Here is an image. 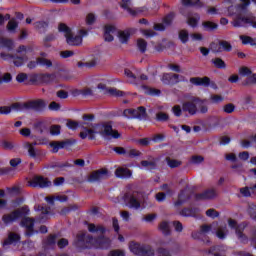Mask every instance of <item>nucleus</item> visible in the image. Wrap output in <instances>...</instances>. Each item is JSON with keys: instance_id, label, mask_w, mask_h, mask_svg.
I'll list each match as a JSON object with an SVG mask.
<instances>
[{"instance_id": "f257e3e1", "label": "nucleus", "mask_w": 256, "mask_h": 256, "mask_svg": "<svg viewBox=\"0 0 256 256\" xmlns=\"http://www.w3.org/2000/svg\"><path fill=\"white\" fill-rule=\"evenodd\" d=\"M83 121L80 122V127L83 129L80 132L79 137L82 139H88L95 141V135L99 134L102 137H111L112 139H119L121 134L119 131L114 130L113 126L109 123L99 124L93 123L95 120L94 114H84L82 116Z\"/></svg>"}, {"instance_id": "f03ea898", "label": "nucleus", "mask_w": 256, "mask_h": 256, "mask_svg": "<svg viewBox=\"0 0 256 256\" xmlns=\"http://www.w3.org/2000/svg\"><path fill=\"white\" fill-rule=\"evenodd\" d=\"M88 231L90 233H101V236L94 238L93 236H88L90 245L96 247V249H109L111 247V238L106 237L107 228L103 225L96 226L93 223L88 224Z\"/></svg>"}, {"instance_id": "7ed1b4c3", "label": "nucleus", "mask_w": 256, "mask_h": 256, "mask_svg": "<svg viewBox=\"0 0 256 256\" xmlns=\"http://www.w3.org/2000/svg\"><path fill=\"white\" fill-rule=\"evenodd\" d=\"M58 31H60V33H64L66 43L71 47H79V45L83 43V37L81 35H74L73 31L65 23H60L58 25Z\"/></svg>"}, {"instance_id": "20e7f679", "label": "nucleus", "mask_w": 256, "mask_h": 256, "mask_svg": "<svg viewBox=\"0 0 256 256\" xmlns=\"http://www.w3.org/2000/svg\"><path fill=\"white\" fill-rule=\"evenodd\" d=\"M25 215H29V207L22 206L8 214H4L2 216V221L4 225H11V223H15V221L21 219V217H25Z\"/></svg>"}, {"instance_id": "39448f33", "label": "nucleus", "mask_w": 256, "mask_h": 256, "mask_svg": "<svg viewBox=\"0 0 256 256\" xmlns=\"http://www.w3.org/2000/svg\"><path fill=\"white\" fill-rule=\"evenodd\" d=\"M129 249L131 253L138 256H155V250L150 245L130 242Z\"/></svg>"}, {"instance_id": "423d86ee", "label": "nucleus", "mask_w": 256, "mask_h": 256, "mask_svg": "<svg viewBox=\"0 0 256 256\" xmlns=\"http://www.w3.org/2000/svg\"><path fill=\"white\" fill-rule=\"evenodd\" d=\"M232 25L233 27H245V25H249L252 29H256V16L253 14L247 16L237 14L232 21Z\"/></svg>"}, {"instance_id": "0eeeda50", "label": "nucleus", "mask_w": 256, "mask_h": 256, "mask_svg": "<svg viewBox=\"0 0 256 256\" xmlns=\"http://www.w3.org/2000/svg\"><path fill=\"white\" fill-rule=\"evenodd\" d=\"M123 115L127 117V119H139V121H143L148 117L147 108H145V106H139L137 109H125Z\"/></svg>"}, {"instance_id": "6e6552de", "label": "nucleus", "mask_w": 256, "mask_h": 256, "mask_svg": "<svg viewBox=\"0 0 256 256\" xmlns=\"http://www.w3.org/2000/svg\"><path fill=\"white\" fill-rule=\"evenodd\" d=\"M47 107V103L43 99L29 100L23 103V108L27 111H43Z\"/></svg>"}, {"instance_id": "1a4fd4ad", "label": "nucleus", "mask_w": 256, "mask_h": 256, "mask_svg": "<svg viewBox=\"0 0 256 256\" xmlns=\"http://www.w3.org/2000/svg\"><path fill=\"white\" fill-rule=\"evenodd\" d=\"M30 187H40V189H45L51 187V181L45 176L36 175L30 181H28Z\"/></svg>"}, {"instance_id": "9d476101", "label": "nucleus", "mask_w": 256, "mask_h": 256, "mask_svg": "<svg viewBox=\"0 0 256 256\" xmlns=\"http://www.w3.org/2000/svg\"><path fill=\"white\" fill-rule=\"evenodd\" d=\"M109 177V170L107 168H102L96 171H93L88 176V183H96L97 181H102V179H107Z\"/></svg>"}, {"instance_id": "9b49d317", "label": "nucleus", "mask_w": 256, "mask_h": 256, "mask_svg": "<svg viewBox=\"0 0 256 256\" xmlns=\"http://www.w3.org/2000/svg\"><path fill=\"white\" fill-rule=\"evenodd\" d=\"M123 201L130 209H139L141 207V202H139V198H137V192H133V194L125 193Z\"/></svg>"}, {"instance_id": "f8f14e48", "label": "nucleus", "mask_w": 256, "mask_h": 256, "mask_svg": "<svg viewBox=\"0 0 256 256\" xmlns=\"http://www.w3.org/2000/svg\"><path fill=\"white\" fill-rule=\"evenodd\" d=\"M194 103H196V113H201L202 115L209 113V100L207 98L195 97Z\"/></svg>"}, {"instance_id": "ddd939ff", "label": "nucleus", "mask_w": 256, "mask_h": 256, "mask_svg": "<svg viewBox=\"0 0 256 256\" xmlns=\"http://www.w3.org/2000/svg\"><path fill=\"white\" fill-rule=\"evenodd\" d=\"M249 224L247 222H243L241 224H239L238 227H236V235L237 238L239 239L240 243H249V237L247 236V234L244 233L245 228L248 226Z\"/></svg>"}, {"instance_id": "4468645a", "label": "nucleus", "mask_w": 256, "mask_h": 256, "mask_svg": "<svg viewBox=\"0 0 256 256\" xmlns=\"http://www.w3.org/2000/svg\"><path fill=\"white\" fill-rule=\"evenodd\" d=\"M182 111L189 113V115H197V104L195 97H192L190 101H186L182 104Z\"/></svg>"}, {"instance_id": "2eb2a0df", "label": "nucleus", "mask_w": 256, "mask_h": 256, "mask_svg": "<svg viewBox=\"0 0 256 256\" xmlns=\"http://www.w3.org/2000/svg\"><path fill=\"white\" fill-rule=\"evenodd\" d=\"M164 85H177L179 83V74L165 73L162 76Z\"/></svg>"}, {"instance_id": "dca6fc26", "label": "nucleus", "mask_w": 256, "mask_h": 256, "mask_svg": "<svg viewBox=\"0 0 256 256\" xmlns=\"http://www.w3.org/2000/svg\"><path fill=\"white\" fill-rule=\"evenodd\" d=\"M190 83L192 85L202 86V87H209L211 83V78L204 76V77H192L190 78Z\"/></svg>"}, {"instance_id": "f3484780", "label": "nucleus", "mask_w": 256, "mask_h": 256, "mask_svg": "<svg viewBox=\"0 0 256 256\" xmlns=\"http://www.w3.org/2000/svg\"><path fill=\"white\" fill-rule=\"evenodd\" d=\"M195 197L198 201L206 200V199H215V197H217V190L209 189L204 191L203 193L196 194Z\"/></svg>"}, {"instance_id": "a211bd4d", "label": "nucleus", "mask_w": 256, "mask_h": 256, "mask_svg": "<svg viewBox=\"0 0 256 256\" xmlns=\"http://www.w3.org/2000/svg\"><path fill=\"white\" fill-rule=\"evenodd\" d=\"M20 225L22 227H26L27 231H29L30 233H33V228L35 227V219L27 217V215H25L22 217Z\"/></svg>"}, {"instance_id": "6ab92c4d", "label": "nucleus", "mask_w": 256, "mask_h": 256, "mask_svg": "<svg viewBox=\"0 0 256 256\" xmlns=\"http://www.w3.org/2000/svg\"><path fill=\"white\" fill-rule=\"evenodd\" d=\"M35 145H37V143L26 142L24 144L25 149H27L28 151L29 157H31L32 159H37V157H39V150L35 148Z\"/></svg>"}, {"instance_id": "aec40b11", "label": "nucleus", "mask_w": 256, "mask_h": 256, "mask_svg": "<svg viewBox=\"0 0 256 256\" xmlns=\"http://www.w3.org/2000/svg\"><path fill=\"white\" fill-rule=\"evenodd\" d=\"M44 249L49 247H55L57 245V234H49L46 239L42 242Z\"/></svg>"}, {"instance_id": "412c9836", "label": "nucleus", "mask_w": 256, "mask_h": 256, "mask_svg": "<svg viewBox=\"0 0 256 256\" xmlns=\"http://www.w3.org/2000/svg\"><path fill=\"white\" fill-rule=\"evenodd\" d=\"M182 217H197L199 215V208H184L179 212Z\"/></svg>"}, {"instance_id": "4be33fe9", "label": "nucleus", "mask_w": 256, "mask_h": 256, "mask_svg": "<svg viewBox=\"0 0 256 256\" xmlns=\"http://www.w3.org/2000/svg\"><path fill=\"white\" fill-rule=\"evenodd\" d=\"M115 175L119 179H129V177H131L132 173L129 170V168L119 167L115 170Z\"/></svg>"}, {"instance_id": "5701e85b", "label": "nucleus", "mask_w": 256, "mask_h": 256, "mask_svg": "<svg viewBox=\"0 0 256 256\" xmlns=\"http://www.w3.org/2000/svg\"><path fill=\"white\" fill-rule=\"evenodd\" d=\"M0 47L7 49L8 51H13V49H15V44L13 43V40L1 37Z\"/></svg>"}, {"instance_id": "b1692460", "label": "nucleus", "mask_w": 256, "mask_h": 256, "mask_svg": "<svg viewBox=\"0 0 256 256\" xmlns=\"http://www.w3.org/2000/svg\"><path fill=\"white\" fill-rule=\"evenodd\" d=\"M19 239H21V236H19V234L10 232L8 234V238H6L3 242V247H5L6 245H13V243L19 241Z\"/></svg>"}, {"instance_id": "393cba45", "label": "nucleus", "mask_w": 256, "mask_h": 256, "mask_svg": "<svg viewBox=\"0 0 256 256\" xmlns=\"http://www.w3.org/2000/svg\"><path fill=\"white\" fill-rule=\"evenodd\" d=\"M130 5H131V0H121L120 7L128 11V13L132 15V17H137V11L131 9Z\"/></svg>"}, {"instance_id": "a878e982", "label": "nucleus", "mask_w": 256, "mask_h": 256, "mask_svg": "<svg viewBox=\"0 0 256 256\" xmlns=\"http://www.w3.org/2000/svg\"><path fill=\"white\" fill-rule=\"evenodd\" d=\"M209 255H213V256H225V249H223V247L221 246H212L209 250H208Z\"/></svg>"}, {"instance_id": "bb28decb", "label": "nucleus", "mask_w": 256, "mask_h": 256, "mask_svg": "<svg viewBox=\"0 0 256 256\" xmlns=\"http://www.w3.org/2000/svg\"><path fill=\"white\" fill-rule=\"evenodd\" d=\"M89 237H92L91 234H87L85 232H79L76 236L78 241V247H82L81 243H89Z\"/></svg>"}, {"instance_id": "cd10ccee", "label": "nucleus", "mask_w": 256, "mask_h": 256, "mask_svg": "<svg viewBox=\"0 0 256 256\" xmlns=\"http://www.w3.org/2000/svg\"><path fill=\"white\" fill-rule=\"evenodd\" d=\"M240 40L242 41V45H251L252 47L256 46V38L246 35H240Z\"/></svg>"}, {"instance_id": "c85d7f7f", "label": "nucleus", "mask_w": 256, "mask_h": 256, "mask_svg": "<svg viewBox=\"0 0 256 256\" xmlns=\"http://www.w3.org/2000/svg\"><path fill=\"white\" fill-rule=\"evenodd\" d=\"M229 233V230L227 229V225L219 226L216 230V237L218 239H225L227 237V234Z\"/></svg>"}, {"instance_id": "c756f323", "label": "nucleus", "mask_w": 256, "mask_h": 256, "mask_svg": "<svg viewBox=\"0 0 256 256\" xmlns=\"http://www.w3.org/2000/svg\"><path fill=\"white\" fill-rule=\"evenodd\" d=\"M50 147H52V153H58L59 149H65V144L62 141H52L50 142Z\"/></svg>"}, {"instance_id": "7c9ffc66", "label": "nucleus", "mask_w": 256, "mask_h": 256, "mask_svg": "<svg viewBox=\"0 0 256 256\" xmlns=\"http://www.w3.org/2000/svg\"><path fill=\"white\" fill-rule=\"evenodd\" d=\"M13 64L15 67H21L25 63V61H29V57L27 56H14Z\"/></svg>"}, {"instance_id": "2f4dec72", "label": "nucleus", "mask_w": 256, "mask_h": 256, "mask_svg": "<svg viewBox=\"0 0 256 256\" xmlns=\"http://www.w3.org/2000/svg\"><path fill=\"white\" fill-rule=\"evenodd\" d=\"M211 63H213L214 67H216V69H226L227 68V64L225 63V61H223V59L217 57L211 60Z\"/></svg>"}, {"instance_id": "473e14b6", "label": "nucleus", "mask_w": 256, "mask_h": 256, "mask_svg": "<svg viewBox=\"0 0 256 256\" xmlns=\"http://www.w3.org/2000/svg\"><path fill=\"white\" fill-rule=\"evenodd\" d=\"M159 230L163 233V235H171V228L169 226V222L163 221L159 224Z\"/></svg>"}, {"instance_id": "72a5a7b5", "label": "nucleus", "mask_w": 256, "mask_h": 256, "mask_svg": "<svg viewBox=\"0 0 256 256\" xmlns=\"http://www.w3.org/2000/svg\"><path fill=\"white\" fill-rule=\"evenodd\" d=\"M202 27L205 29V31H215L219 25L215 22L204 21L202 22Z\"/></svg>"}, {"instance_id": "f704fd0d", "label": "nucleus", "mask_w": 256, "mask_h": 256, "mask_svg": "<svg viewBox=\"0 0 256 256\" xmlns=\"http://www.w3.org/2000/svg\"><path fill=\"white\" fill-rule=\"evenodd\" d=\"M77 209H79V205L70 204V205L61 209L60 215H67L68 213H71V211H77Z\"/></svg>"}, {"instance_id": "c9c22d12", "label": "nucleus", "mask_w": 256, "mask_h": 256, "mask_svg": "<svg viewBox=\"0 0 256 256\" xmlns=\"http://www.w3.org/2000/svg\"><path fill=\"white\" fill-rule=\"evenodd\" d=\"M38 65L41 67H47V69L53 67V62L45 57H38Z\"/></svg>"}, {"instance_id": "e433bc0d", "label": "nucleus", "mask_w": 256, "mask_h": 256, "mask_svg": "<svg viewBox=\"0 0 256 256\" xmlns=\"http://www.w3.org/2000/svg\"><path fill=\"white\" fill-rule=\"evenodd\" d=\"M166 162L167 165L171 168V169H175L177 167H181L182 163L179 160H175V159H171V157H166Z\"/></svg>"}, {"instance_id": "4c0bfd02", "label": "nucleus", "mask_w": 256, "mask_h": 256, "mask_svg": "<svg viewBox=\"0 0 256 256\" xmlns=\"http://www.w3.org/2000/svg\"><path fill=\"white\" fill-rule=\"evenodd\" d=\"M55 74H40L41 83H52L55 81Z\"/></svg>"}, {"instance_id": "58836bf2", "label": "nucleus", "mask_w": 256, "mask_h": 256, "mask_svg": "<svg viewBox=\"0 0 256 256\" xmlns=\"http://www.w3.org/2000/svg\"><path fill=\"white\" fill-rule=\"evenodd\" d=\"M155 119H156V121L165 123V122L169 121V114H167V112L159 111L156 113Z\"/></svg>"}, {"instance_id": "ea45409f", "label": "nucleus", "mask_w": 256, "mask_h": 256, "mask_svg": "<svg viewBox=\"0 0 256 256\" xmlns=\"http://www.w3.org/2000/svg\"><path fill=\"white\" fill-rule=\"evenodd\" d=\"M107 95H110L111 97H123L125 92L117 90V88H108Z\"/></svg>"}, {"instance_id": "a19ab883", "label": "nucleus", "mask_w": 256, "mask_h": 256, "mask_svg": "<svg viewBox=\"0 0 256 256\" xmlns=\"http://www.w3.org/2000/svg\"><path fill=\"white\" fill-rule=\"evenodd\" d=\"M118 37L121 43H127L129 37H131V33H129V31H119Z\"/></svg>"}, {"instance_id": "79ce46f5", "label": "nucleus", "mask_w": 256, "mask_h": 256, "mask_svg": "<svg viewBox=\"0 0 256 256\" xmlns=\"http://www.w3.org/2000/svg\"><path fill=\"white\" fill-rule=\"evenodd\" d=\"M17 27H19V22H17V20H15L14 18L9 20L6 29L7 31L10 32H15V29H17Z\"/></svg>"}, {"instance_id": "37998d69", "label": "nucleus", "mask_w": 256, "mask_h": 256, "mask_svg": "<svg viewBox=\"0 0 256 256\" xmlns=\"http://www.w3.org/2000/svg\"><path fill=\"white\" fill-rule=\"evenodd\" d=\"M137 47L140 51V53H145L147 51V42L143 38H139L137 40Z\"/></svg>"}, {"instance_id": "c03bdc74", "label": "nucleus", "mask_w": 256, "mask_h": 256, "mask_svg": "<svg viewBox=\"0 0 256 256\" xmlns=\"http://www.w3.org/2000/svg\"><path fill=\"white\" fill-rule=\"evenodd\" d=\"M34 27L38 30V31H43L45 29H47L49 27V23L45 22V21H38L34 23Z\"/></svg>"}, {"instance_id": "a18cd8bd", "label": "nucleus", "mask_w": 256, "mask_h": 256, "mask_svg": "<svg viewBox=\"0 0 256 256\" xmlns=\"http://www.w3.org/2000/svg\"><path fill=\"white\" fill-rule=\"evenodd\" d=\"M242 85L247 87L248 85H256V74H253L252 76H249L247 79H245L242 82Z\"/></svg>"}, {"instance_id": "49530a36", "label": "nucleus", "mask_w": 256, "mask_h": 256, "mask_svg": "<svg viewBox=\"0 0 256 256\" xmlns=\"http://www.w3.org/2000/svg\"><path fill=\"white\" fill-rule=\"evenodd\" d=\"M224 113H227L228 115H231V113L235 112V104L228 103L223 106Z\"/></svg>"}, {"instance_id": "de8ad7c7", "label": "nucleus", "mask_w": 256, "mask_h": 256, "mask_svg": "<svg viewBox=\"0 0 256 256\" xmlns=\"http://www.w3.org/2000/svg\"><path fill=\"white\" fill-rule=\"evenodd\" d=\"M66 126L68 127V129H72L73 131H75V129H77V127H81V123L75 121V120H67Z\"/></svg>"}, {"instance_id": "09e8293b", "label": "nucleus", "mask_w": 256, "mask_h": 256, "mask_svg": "<svg viewBox=\"0 0 256 256\" xmlns=\"http://www.w3.org/2000/svg\"><path fill=\"white\" fill-rule=\"evenodd\" d=\"M179 39L182 43H187L189 41V32L187 30H181L179 32Z\"/></svg>"}, {"instance_id": "8fccbe9b", "label": "nucleus", "mask_w": 256, "mask_h": 256, "mask_svg": "<svg viewBox=\"0 0 256 256\" xmlns=\"http://www.w3.org/2000/svg\"><path fill=\"white\" fill-rule=\"evenodd\" d=\"M248 214L250 215L251 219L256 221V205L255 204H249Z\"/></svg>"}, {"instance_id": "3c124183", "label": "nucleus", "mask_w": 256, "mask_h": 256, "mask_svg": "<svg viewBox=\"0 0 256 256\" xmlns=\"http://www.w3.org/2000/svg\"><path fill=\"white\" fill-rule=\"evenodd\" d=\"M219 46L222 47V49H224V51H231V49H233V46H231V43H229L226 40H220L219 41Z\"/></svg>"}, {"instance_id": "603ef678", "label": "nucleus", "mask_w": 256, "mask_h": 256, "mask_svg": "<svg viewBox=\"0 0 256 256\" xmlns=\"http://www.w3.org/2000/svg\"><path fill=\"white\" fill-rule=\"evenodd\" d=\"M173 19H175V14L174 13H170L168 14L164 19H163V23L166 27H169V25H171V23H173Z\"/></svg>"}, {"instance_id": "864d4df0", "label": "nucleus", "mask_w": 256, "mask_h": 256, "mask_svg": "<svg viewBox=\"0 0 256 256\" xmlns=\"http://www.w3.org/2000/svg\"><path fill=\"white\" fill-rule=\"evenodd\" d=\"M95 65H97V61L96 60H91L90 62H81L79 61L77 63V67H95Z\"/></svg>"}, {"instance_id": "5fc2aeb1", "label": "nucleus", "mask_w": 256, "mask_h": 256, "mask_svg": "<svg viewBox=\"0 0 256 256\" xmlns=\"http://www.w3.org/2000/svg\"><path fill=\"white\" fill-rule=\"evenodd\" d=\"M141 165L142 167H150V169H155V167H157V162L142 160Z\"/></svg>"}, {"instance_id": "6e6d98bb", "label": "nucleus", "mask_w": 256, "mask_h": 256, "mask_svg": "<svg viewBox=\"0 0 256 256\" xmlns=\"http://www.w3.org/2000/svg\"><path fill=\"white\" fill-rule=\"evenodd\" d=\"M2 147H3V149H6L7 151H12V149H15V144L11 141H3Z\"/></svg>"}, {"instance_id": "4d7b16f0", "label": "nucleus", "mask_w": 256, "mask_h": 256, "mask_svg": "<svg viewBox=\"0 0 256 256\" xmlns=\"http://www.w3.org/2000/svg\"><path fill=\"white\" fill-rule=\"evenodd\" d=\"M172 112L174 113L175 117H181V115H183V109H181L180 105H174L172 107Z\"/></svg>"}, {"instance_id": "13d9d810", "label": "nucleus", "mask_w": 256, "mask_h": 256, "mask_svg": "<svg viewBox=\"0 0 256 256\" xmlns=\"http://www.w3.org/2000/svg\"><path fill=\"white\" fill-rule=\"evenodd\" d=\"M191 161L194 165H199V163H203V161H205V158L203 156L194 155L191 157Z\"/></svg>"}, {"instance_id": "bf43d9fd", "label": "nucleus", "mask_w": 256, "mask_h": 256, "mask_svg": "<svg viewBox=\"0 0 256 256\" xmlns=\"http://www.w3.org/2000/svg\"><path fill=\"white\" fill-rule=\"evenodd\" d=\"M34 128L36 129V131L43 133V131L47 129V126H45V122H37L34 124Z\"/></svg>"}, {"instance_id": "052dcab7", "label": "nucleus", "mask_w": 256, "mask_h": 256, "mask_svg": "<svg viewBox=\"0 0 256 256\" xmlns=\"http://www.w3.org/2000/svg\"><path fill=\"white\" fill-rule=\"evenodd\" d=\"M68 245H69V240H67L66 238H62L57 241V246L59 249H65V247H67Z\"/></svg>"}, {"instance_id": "680f3d73", "label": "nucleus", "mask_w": 256, "mask_h": 256, "mask_svg": "<svg viewBox=\"0 0 256 256\" xmlns=\"http://www.w3.org/2000/svg\"><path fill=\"white\" fill-rule=\"evenodd\" d=\"M211 229H213L212 225L203 224L200 226V233L202 235H205V234L209 233V231H211Z\"/></svg>"}, {"instance_id": "e2e57ef3", "label": "nucleus", "mask_w": 256, "mask_h": 256, "mask_svg": "<svg viewBox=\"0 0 256 256\" xmlns=\"http://www.w3.org/2000/svg\"><path fill=\"white\" fill-rule=\"evenodd\" d=\"M206 215H207V217H211L212 219H215V218L219 217V212H217V210L211 208L206 211Z\"/></svg>"}, {"instance_id": "0e129e2a", "label": "nucleus", "mask_w": 256, "mask_h": 256, "mask_svg": "<svg viewBox=\"0 0 256 256\" xmlns=\"http://www.w3.org/2000/svg\"><path fill=\"white\" fill-rule=\"evenodd\" d=\"M210 50L213 51V53H221V47L219 46V44L215 43V42H211L210 43Z\"/></svg>"}, {"instance_id": "69168bd1", "label": "nucleus", "mask_w": 256, "mask_h": 256, "mask_svg": "<svg viewBox=\"0 0 256 256\" xmlns=\"http://www.w3.org/2000/svg\"><path fill=\"white\" fill-rule=\"evenodd\" d=\"M51 135H59L61 133V126L59 125H52L50 127Z\"/></svg>"}, {"instance_id": "338daca9", "label": "nucleus", "mask_w": 256, "mask_h": 256, "mask_svg": "<svg viewBox=\"0 0 256 256\" xmlns=\"http://www.w3.org/2000/svg\"><path fill=\"white\" fill-rule=\"evenodd\" d=\"M95 21H96L95 14L89 13L86 16V23H87V25H93V23H95Z\"/></svg>"}, {"instance_id": "774afa93", "label": "nucleus", "mask_w": 256, "mask_h": 256, "mask_svg": "<svg viewBox=\"0 0 256 256\" xmlns=\"http://www.w3.org/2000/svg\"><path fill=\"white\" fill-rule=\"evenodd\" d=\"M108 256H125L123 250H112L109 252Z\"/></svg>"}]
</instances>
